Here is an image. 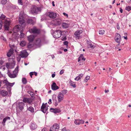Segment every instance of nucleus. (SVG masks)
<instances>
[{"instance_id":"f257e3e1","label":"nucleus","mask_w":131,"mask_h":131,"mask_svg":"<svg viewBox=\"0 0 131 131\" xmlns=\"http://www.w3.org/2000/svg\"><path fill=\"white\" fill-rule=\"evenodd\" d=\"M58 102L57 101V96L56 95H53L52 96V100L54 103L55 106H56L58 105V103H60L63 99V95L62 93L60 92L57 96Z\"/></svg>"},{"instance_id":"f03ea898","label":"nucleus","mask_w":131,"mask_h":131,"mask_svg":"<svg viewBox=\"0 0 131 131\" xmlns=\"http://www.w3.org/2000/svg\"><path fill=\"white\" fill-rule=\"evenodd\" d=\"M11 23L10 19L9 18H6L4 21V27L5 30H9V26Z\"/></svg>"},{"instance_id":"7ed1b4c3","label":"nucleus","mask_w":131,"mask_h":131,"mask_svg":"<svg viewBox=\"0 0 131 131\" xmlns=\"http://www.w3.org/2000/svg\"><path fill=\"white\" fill-rule=\"evenodd\" d=\"M18 67H17L15 68V70L13 71V73H11L10 72H8V75L11 78H15L17 76V73L18 72Z\"/></svg>"},{"instance_id":"20e7f679","label":"nucleus","mask_w":131,"mask_h":131,"mask_svg":"<svg viewBox=\"0 0 131 131\" xmlns=\"http://www.w3.org/2000/svg\"><path fill=\"white\" fill-rule=\"evenodd\" d=\"M62 31L60 30H56L54 31L53 34V37L55 38H60L62 35Z\"/></svg>"},{"instance_id":"39448f33","label":"nucleus","mask_w":131,"mask_h":131,"mask_svg":"<svg viewBox=\"0 0 131 131\" xmlns=\"http://www.w3.org/2000/svg\"><path fill=\"white\" fill-rule=\"evenodd\" d=\"M29 31L34 34H39L40 32L39 29L37 28L36 27H34L32 28L29 29Z\"/></svg>"},{"instance_id":"423d86ee","label":"nucleus","mask_w":131,"mask_h":131,"mask_svg":"<svg viewBox=\"0 0 131 131\" xmlns=\"http://www.w3.org/2000/svg\"><path fill=\"white\" fill-rule=\"evenodd\" d=\"M3 82L4 84V86H6V88L7 89H8V88L9 89H10V88L9 87V86H12L15 83L14 82L12 83H9L7 80H5L3 81Z\"/></svg>"},{"instance_id":"0eeeda50","label":"nucleus","mask_w":131,"mask_h":131,"mask_svg":"<svg viewBox=\"0 0 131 131\" xmlns=\"http://www.w3.org/2000/svg\"><path fill=\"white\" fill-rule=\"evenodd\" d=\"M40 8L39 7H35L31 9V12L34 15L35 14H37L38 12L40 11Z\"/></svg>"},{"instance_id":"6e6552de","label":"nucleus","mask_w":131,"mask_h":131,"mask_svg":"<svg viewBox=\"0 0 131 131\" xmlns=\"http://www.w3.org/2000/svg\"><path fill=\"white\" fill-rule=\"evenodd\" d=\"M82 32V30H78L75 32L74 34L75 37L77 39H79L81 37L80 35Z\"/></svg>"},{"instance_id":"1a4fd4ad","label":"nucleus","mask_w":131,"mask_h":131,"mask_svg":"<svg viewBox=\"0 0 131 131\" xmlns=\"http://www.w3.org/2000/svg\"><path fill=\"white\" fill-rule=\"evenodd\" d=\"M6 88V87H2L0 89V95H1L3 96H5L7 95L8 94L7 91L5 90L2 89L4 88Z\"/></svg>"},{"instance_id":"9d476101","label":"nucleus","mask_w":131,"mask_h":131,"mask_svg":"<svg viewBox=\"0 0 131 131\" xmlns=\"http://www.w3.org/2000/svg\"><path fill=\"white\" fill-rule=\"evenodd\" d=\"M47 105V103L45 104H44L43 103L41 107V111L45 113H46L48 109Z\"/></svg>"},{"instance_id":"9b49d317","label":"nucleus","mask_w":131,"mask_h":131,"mask_svg":"<svg viewBox=\"0 0 131 131\" xmlns=\"http://www.w3.org/2000/svg\"><path fill=\"white\" fill-rule=\"evenodd\" d=\"M50 111L55 114L60 113L61 112V110L60 108H51L50 109Z\"/></svg>"},{"instance_id":"f8f14e48","label":"nucleus","mask_w":131,"mask_h":131,"mask_svg":"<svg viewBox=\"0 0 131 131\" xmlns=\"http://www.w3.org/2000/svg\"><path fill=\"white\" fill-rule=\"evenodd\" d=\"M116 36L115 37V41L118 43H120V41L121 40V37L119 34L118 33H116L115 34Z\"/></svg>"},{"instance_id":"ddd939ff","label":"nucleus","mask_w":131,"mask_h":131,"mask_svg":"<svg viewBox=\"0 0 131 131\" xmlns=\"http://www.w3.org/2000/svg\"><path fill=\"white\" fill-rule=\"evenodd\" d=\"M84 123V121L82 119H75L74 121V123L77 125L83 124Z\"/></svg>"},{"instance_id":"4468645a","label":"nucleus","mask_w":131,"mask_h":131,"mask_svg":"<svg viewBox=\"0 0 131 131\" xmlns=\"http://www.w3.org/2000/svg\"><path fill=\"white\" fill-rule=\"evenodd\" d=\"M48 15L49 17L51 18H55L57 17L56 13L53 12H48Z\"/></svg>"},{"instance_id":"2eb2a0df","label":"nucleus","mask_w":131,"mask_h":131,"mask_svg":"<svg viewBox=\"0 0 131 131\" xmlns=\"http://www.w3.org/2000/svg\"><path fill=\"white\" fill-rule=\"evenodd\" d=\"M51 89L54 91L56 90L59 89V87L56 85L55 82H53L51 86Z\"/></svg>"},{"instance_id":"dca6fc26","label":"nucleus","mask_w":131,"mask_h":131,"mask_svg":"<svg viewBox=\"0 0 131 131\" xmlns=\"http://www.w3.org/2000/svg\"><path fill=\"white\" fill-rule=\"evenodd\" d=\"M27 56V52L25 50L22 51L20 54V56L22 58L26 57Z\"/></svg>"},{"instance_id":"f3484780","label":"nucleus","mask_w":131,"mask_h":131,"mask_svg":"<svg viewBox=\"0 0 131 131\" xmlns=\"http://www.w3.org/2000/svg\"><path fill=\"white\" fill-rule=\"evenodd\" d=\"M23 101L25 103H27L29 104L31 103L32 101L31 99L27 98H24L23 100Z\"/></svg>"},{"instance_id":"a211bd4d","label":"nucleus","mask_w":131,"mask_h":131,"mask_svg":"<svg viewBox=\"0 0 131 131\" xmlns=\"http://www.w3.org/2000/svg\"><path fill=\"white\" fill-rule=\"evenodd\" d=\"M25 104L23 102L19 103L18 104V107L21 110H22L24 109V106Z\"/></svg>"},{"instance_id":"6ab92c4d","label":"nucleus","mask_w":131,"mask_h":131,"mask_svg":"<svg viewBox=\"0 0 131 131\" xmlns=\"http://www.w3.org/2000/svg\"><path fill=\"white\" fill-rule=\"evenodd\" d=\"M20 26L19 25H17L15 26L13 28V30L14 32H18L20 30Z\"/></svg>"},{"instance_id":"aec40b11","label":"nucleus","mask_w":131,"mask_h":131,"mask_svg":"<svg viewBox=\"0 0 131 131\" xmlns=\"http://www.w3.org/2000/svg\"><path fill=\"white\" fill-rule=\"evenodd\" d=\"M35 38V36L32 35H30L27 37L28 40L29 42L33 41Z\"/></svg>"},{"instance_id":"412c9836","label":"nucleus","mask_w":131,"mask_h":131,"mask_svg":"<svg viewBox=\"0 0 131 131\" xmlns=\"http://www.w3.org/2000/svg\"><path fill=\"white\" fill-rule=\"evenodd\" d=\"M37 125L33 123H32L30 126L31 129L32 130H34L36 129L37 128Z\"/></svg>"},{"instance_id":"4be33fe9","label":"nucleus","mask_w":131,"mask_h":131,"mask_svg":"<svg viewBox=\"0 0 131 131\" xmlns=\"http://www.w3.org/2000/svg\"><path fill=\"white\" fill-rule=\"evenodd\" d=\"M18 20L20 23L21 24H23L25 22V21L24 20L23 17L22 16H21L19 18Z\"/></svg>"},{"instance_id":"5701e85b","label":"nucleus","mask_w":131,"mask_h":131,"mask_svg":"<svg viewBox=\"0 0 131 131\" xmlns=\"http://www.w3.org/2000/svg\"><path fill=\"white\" fill-rule=\"evenodd\" d=\"M10 118L8 116L6 117L3 119V122H2V124L4 126L5 125V123L6 121L7 120H10Z\"/></svg>"},{"instance_id":"b1692460","label":"nucleus","mask_w":131,"mask_h":131,"mask_svg":"<svg viewBox=\"0 0 131 131\" xmlns=\"http://www.w3.org/2000/svg\"><path fill=\"white\" fill-rule=\"evenodd\" d=\"M14 50L13 49H11L7 53V56L8 57H10L13 54V52Z\"/></svg>"},{"instance_id":"393cba45","label":"nucleus","mask_w":131,"mask_h":131,"mask_svg":"<svg viewBox=\"0 0 131 131\" xmlns=\"http://www.w3.org/2000/svg\"><path fill=\"white\" fill-rule=\"evenodd\" d=\"M86 59L84 58L83 55V54H81L80 56L78 58V62H79L80 61H85Z\"/></svg>"},{"instance_id":"a878e982","label":"nucleus","mask_w":131,"mask_h":131,"mask_svg":"<svg viewBox=\"0 0 131 131\" xmlns=\"http://www.w3.org/2000/svg\"><path fill=\"white\" fill-rule=\"evenodd\" d=\"M27 110L30 111L31 113H33L34 112V108L31 106H30L29 107H28L27 106Z\"/></svg>"},{"instance_id":"bb28decb","label":"nucleus","mask_w":131,"mask_h":131,"mask_svg":"<svg viewBox=\"0 0 131 131\" xmlns=\"http://www.w3.org/2000/svg\"><path fill=\"white\" fill-rule=\"evenodd\" d=\"M62 27L64 28H67L69 27V25L65 23H63L62 25Z\"/></svg>"},{"instance_id":"cd10ccee","label":"nucleus","mask_w":131,"mask_h":131,"mask_svg":"<svg viewBox=\"0 0 131 131\" xmlns=\"http://www.w3.org/2000/svg\"><path fill=\"white\" fill-rule=\"evenodd\" d=\"M27 23L30 24H34V21L32 19H29L27 20Z\"/></svg>"},{"instance_id":"c85d7f7f","label":"nucleus","mask_w":131,"mask_h":131,"mask_svg":"<svg viewBox=\"0 0 131 131\" xmlns=\"http://www.w3.org/2000/svg\"><path fill=\"white\" fill-rule=\"evenodd\" d=\"M41 42V40L40 38H38L37 39L35 44L39 46L40 45Z\"/></svg>"},{"instance_id":"c756f323","label":"nucleus","mask_w":131,"mask_h":131,"mask_svg":"<svg viewBox=\"0 0 131 131\" xmlns=\"http://www.w3.org/2000/svg\"><path fill=\"white\" fill-rule=\"evenodd\" d=\"M83 76V74H80L79 75L76 77L74 79L75 80L78 81L81 79Z\"/></svg>"},{"instance_id":"7c9ffc66","label":"nucleus","mask_w":131,"mask_h":131,"mask_svg":"<svg viewBox=\"0 0 131 131\" xmlns=\"http://www.w3.org/2000/svg\"><path fill=\"white\" fill-rule=\"evenodd\" d=\"M87 44L89 48H93L95 47V46L93 45L89 42H88Z\"/></svg>"},{"instance_id":"2f4dec72","label":"nucleus","mask_w":131,"mask_h":131,"mask_svg":"<svg viewBox=\"0 0 131 131\" xmlns=\"http://www.w3.org/2000/svg\"><path fill=\"white\" fill-rule=\"evenodd\" d=\"M53 125V127L55 128V129H58L59 128V126L58 124L57 123H55Z\"/></svg>"},{"instance_id":"473e14b6","label":"nucleus","mask_w":131,"mask_h":131,"mask_svg":"<svg viewBox=\"0 0 131 131\" xmlns=\"http://www.w3.org/2000/svg\"><path fill=\"white\" fill-rule=\"evenodd\" d=\"M22 82L23 84H26L27 83V80L25 78H24L22 79Z\"/></svg>"},{"instance_id":"72a5a7b5","label":"nucleus","mask_w":131,"mask_h":131,"mask_svg":"<svg viewBox=\"0 0 131 131\" xmlns=\"http://www.w3.org/2000/svg\"><path fill=\"white\" fill-rule=\"evenodd\" d=\"M26 42L25 41H22L20 43V46L22 47L26 45Z\"/></svg>"},{"instance_id":"f704fd0d","label":"nucleus","mask_w":131,"mask_h":131,"mask_svg":"<svg viewBox=\"0 0 131 131\" xmlns=\"http://www.w3.org/2000/svg\"><path fill=\"white\" fill-rule=\"evenodd\" d=\"M70 85L71 86L73 87V88H75L76 87L75 84H73V82L71 81H70Z\"/></svg>"},{"instance_id":"c9c22d12","label":"nucleus","mask_w":131,"mask_h":131,"mask_svg":"<svg viewBox=\"0 0 131 131\" xmlns=\"http://www.w3.org/2000/svg\"><path fill=\"white\" fill-rule=\"evenodd\" d=\"M57 130V129H55V127H53V125L50 127L49 131H56Z\"/></svg>"},{"instance_id":"e433bc0d","label":"nucleus","mask_w":131,"mask_h":131,"mask_svg":"<svg viewBox=\"0 0 131 131\" xmlns=\"http://www.w3.org/2000/svg\"><path fill=\"white\" fill-rule=\"evenodd\" d=\"M0 18L1 19L3 20H5L6 18V16L3 14L1 15Z\"/></svg>"},{"instance_id":"4c0bfd02","label":"nucleus","mask_w":131,"mask_h":131,"mask_svg":"<svg viewBox=\"0 0 131 131\" xmlns=\"http://www.w3.org/2000/svg\"><path fill=\"white\" fill-rule=\"evenodd\" d=\"M104 32H105V31L104 30H100L99 31V34L100 35L101 34L102 35H103L104 34Z\"/></svg>"},{"instance_id":"58836bf2","label":"nucleus","mask_w":131,"mask_h":131,"mask_svg":"<svg viewBox=\"0 0 131 131\" xmlns=\"http://www.w3.org/2000/svg\"><path fill=\"white\" fill-rule=\"evenodd\" d=\"M125 9L128 11H129L131 10V6H126V7Z\"/></svg>"},{"instance_id":"ea45409f","label":"nucleus","mask_w":131,"mask_h":131,"mask_svg":"<svg viewBox=\"0 0 131 131\" xmlns=\"http://www.w3.org/2000/svg\"><path fill=\"white\" fill-rule=\"evenodd\" d=\"M56 25H59L61 23V20L59 19L56 20Z\"/></svg>"},{"instance_id":"a19ab883","label":"nucleus","mask_w":131,"mask_h":131,"mask_svg":"<svg viewBox=\"0 0 131 131\" xmlns=\"http://www.w3.org/2000/svg\"><path fill=\"white\" fill-rule=\"evenodd\" d=\"M25 88L26 89L28 90H31V88L30 86V85H27L26 86Z\"/></svg>"},{"instance_id":"79ce46f5","label":"nucleus","mask_w":131,"mask_h":131,"mask_svg":"<svg viewBox=\"0 0 131 131\" xmlns=\"http://www.w3.org/2000/svg\"><path fill=\"white\" fill-rule=\"evenodd\" d=\"M20 34L19 36L21 38H23L25 35V34L24 33L21 32H20Z\"/></svg>"},{"instance_id":"37998d69","label":"nucleus","mask_w":131,"mask_h":131,"mask_svg":"<svg viewBox=\"0 0 131 131\" xmlns=\"http://www.w3.org/2000/svg\"><path fill=\"white\" fill-rule=\"evenodd\" d=\"M18 4L19 5H23V4L22 0H18Z\"/></svg>"},{"instance_id":"c03bdc74","label":"nucleus","mask_w":131,"mask_h":131,"mask_svg":"<svg viewBox=\"0 0 131 131\" xmlns=\"http://www.w3.org/2000/svg\"><path fill=\"white\" fill-rule=\"evenodd\" d=\"M2 4L4 5L7 2V0H1Z\"/></svg>"},{"instance_id":"a18cd8bd","label":"nucleus","mask_w":131,"mask_h":131,"mask_svg":"<svg viewBox=\"0 0 131 131\" xmlns=\"http://www.w3.org/2000/svg\"><path fill=\"white\" fill-rule=\"evenodd\" d=\"M3 23L1 19H0V29H1L2 28Z\"/></svg>"},{"instance_id":"49530a36","label":"nucleus","mask_w":131,"mask_h":131,"mask_svg":"<svg viewBox=\"0 0 131 131\" xmlns=\"http://www.w3.org/2000/svg\"><path fill=\"white\" fill-rule=\"evenodd\" d=\"M68 42L67 41H65L63 42L64 44V45H66V47L68 46Z\"/></svg>"},{"instance_id":"de8ad7c7","label":"nucleus","mask_w":131,"mask_h":131,"mask_svg":"<svg viewBox=\"0 0 131 131\" xmlns=\"http://www.w3.org/2000/svg\"><path fill=\"white\" fill-rule=\"evenodd\" d=\"M33 47V45L30 43L28 44L27 46V47L28 48H30Z\"/></svg>"},{"instance_id":"09e8293b","label":"nucleus","mask_w":131,"mask_h":131,"mask_svg":"<svg viewBox=\"0 0 131 131\" xmlns=\"http://www.w3.org/2000/svg\"><path fill=\"white\" fill-rule=\"evenodd\" d=\"M4 117V115L2 114L0 115V120H2Z\"/></svg>"},{"instance_id":"8fccbe9b","label":"nucleus","mask_w":131,"mask_h":131,"mask_svg":"<svg viewBox=\"0 0 131 131\" xmlns=\"http://www.w3.org/2000/svg\"><path fill=\"white\" fill-rule=\"evenodd\" d=\"M117 45H116V46L115 48V49L117 50L118 48H119L120 47V46L119 45L120 43H118Z\"/></svg>"},{"instance_id":"3c124183","label":"nucleus","mask_w":131,"mask_h":131,"mask_svg":"<svg viewBox=\"0 0 131 131\" xmlns=\"http://www.w3.org/2000/svg\"><path fill=\"white\" fill-rule=\"evenodd\" d=\"M62 94H66L67 92V91L66 90H64L63 91H62Z\"/></svg>"},{"instance_id":"603ef678","label":"nucleus","mask_w":131,"mask_h":131,"mask_svg":"<svg viewBox=\"0 0 131 131\" xmlns=\"http://www.w3.org/2000/svg\"><path fill=\"white\" fill-rule=\"evenodd\" d=\"M49 42V41L48 40L45 39L43 42L45 43H47Z\"/></svg>"},{"instance_id":"864d4df0","label":"nucleus","mask_w":131,"mask_h":131,"mask_svg":"<svg viewBox=\"0 0 131 131\" xmlns=\"http://www.w3.org/2000/svg\"><path fill=\"white\" fill-rule=\"evenodd\" d=\"M34 74L33 72H31L29 73V75L30 77L32 78V75Z\"/></svg>"},{"instance_id":"5fc2aeb1","label":"nucleus","mask_w":131,"mask_h":131,"mask_svg":"<svg viewBox=\"0 0 131 131\" xmlns=\"http://www.w3.org/2000/svg\"><path fill=\"white\" fill-rule=\"evenodd\" d=\"M67 39V38L66 37H62V41H65Z\"/></svg>"},{"instance_id":"6e6d98bb","label":"nucleus","mask_w":131,"mask_h":131,"mask_svg":"<svg viewBox=\"0 0 131 131\" xmlns=\"http://www.w3.org/2000/svg\"><path fill=\"white\" fill-rule=\"evenodd\" d=\"M62 131H70L68 129H67V130H66V128H63L62 130Z\"/></svg>"},{"instance_id":"4d7b16f0","label":"nucleus","mask_w":131,"mask_h":131,"mask_svg":"<svg viewBox=\"0 0 131 131\" xmlns=\"http://www.w3.org/2000/svg\"><path fill=\"white\" fill-rule=\"evenodd\" d=\"M64 70H61L60 72V74L61 75L64 73Z\"/></svg>"},{"instance_id":"13d9d810","label":"nucleus","mask_w":131,"mask_h":131,"mask_svg":"<svg viewBox=\"0 0 131 131\" xmlns=\"http://www.w3.org/2000/svg\"><path fill=\"white\" fill-rule=\"evenodd\" d=\"M116 28H117L118 29H120V27L119 26L118 23H117V24Z\"/></svg>"},{"instance_id":"bf43d9fd","label":"nucleus","mask_w":131,"mask_h":131,"mask_svg":"<svg viewBox=\"0 0 131 131\" xmlns=\"http://www.w3.org/2000/svg\"><path fill=\"white\" fill-rule=\"evenodd\" d=\"M6 66L7 68H8L9 67V63H7L6 64Z\"/></svg>"},{"instance_id":"052dcab7","label":"nucleus","mask_w":131,"mask_h":131,"mask_svg":"<svg viewBox=\"0 0 131 131\" xmlns=\"http://www.w3.org/2000/svg\"><path fill=\"white\" fill-rule=\"evenodd\" d=\"M90 78V77L89 76H87L86 78V80H89Z\"/></svg>"},{"instance_id":"680f3d73","label":"nucleus","mask_w":131,"mask_h":131,"mask_svg":"<svg viewBox=\"0 0 131 131\" xmlns=\"http://www.w3.org/2000/svg\"><path fill=\"white\" fill-rule=\"evenodd\" d=\"M4 63V62L2 60H0V66H1Z\"/></svg>"},{"instance_id":"e2e57ef3","label":"nucleus","mask_w":131,"mask_h":131,"mask_svg":"<svg viewBox=\"0 0 131 131\" xmlns=\"http://www.w3.org/2000/svg\"><path fill=\"white\" fill-rule=\"evenodd\" d=\"M63 14L64 16H66L67 17H68V16L67 14H66V13H63Z\"/></svg>"},{"instance_id":"0e129e2a","label":"nucleus","mask_w":131,"mask_h":131,"mask_svg":"<svg viewBox=\"0 0 131 131\" xmlns=\"http://www.w3.org/2000/svg\"><path fill=\"white\" fill-rule=\"evenodd\" d=\"M51 101V99H49V102H48V103L49 104H51L52 103Z\"/></svg>"},{"instance_id":"69168bd1","label":"nucleus","mask_w":131,"mask_h":131,"mask_svg":"<svg viewBox=\"0 0 131 131\" xmlns=\"http://www.w3.org/2000/svg\"><path fill=\"white\" fill-rule=\"evenodd\" d=\"M1 38L2 39H3V40H4V41H6V39H5L4 38V37L3 36H1Z\"/></svg>"},{"instance_id":"338daca9","label":"nucleus","mask_w":131,"mask_h":131,"mask_svg":"<svg viewBox=\"0 0 131 131\" xmlns=\"http://www.w3.org/2000/svg\"><path fill=\"white\" fill-rule=\"evenodd\" d=\"M1 68L3 70H4L5 69V68L4 67L2 66L1 67Z\"/></svg>"},{"instance_id":"774afa93","label":"nucleus","mask_w":131,"mask_h":131,"mask_svg":"<svg viewBox=\"0 0 131 131\" xmlns=\"http://www.w3.org/2000/svg\"><path fill=\"white\" fill-rule=\"evenodd\" d=\"M97 101L98 102H100V99L99 98H97Z\"/></svg>"}]
</instances>
